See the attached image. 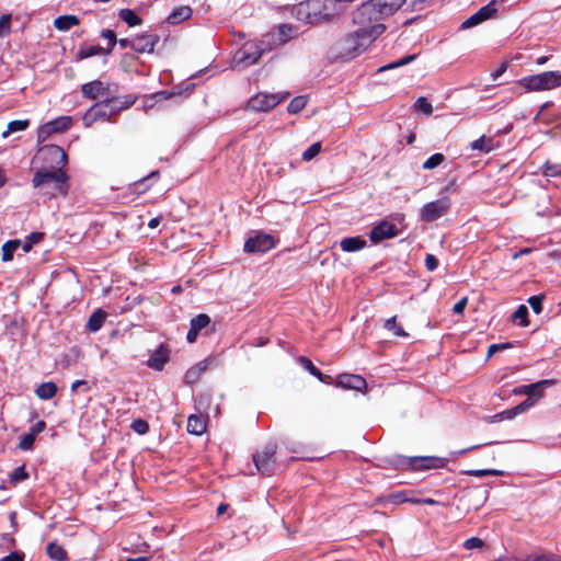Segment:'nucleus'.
<instances>
[{
	"label": "nucleus",
	"mask_w": 561,
	"mask_h": 561,
	"mask_svg": "<svg viewBox=\"0 0 561 561\" xmlns=\"http://www.w3.org/2000/svg\"><path fill=\"white\" fill-rule=\"evenodd\" d=\"M275 247L274 238L266 233H257L249 238L244 243V251L248 253L266 252Z\"/></svg>",
	"instance_id": "obj_12"
},
{
	"label": "nucleus",
	"mask_w": 561,
	"mask_h": 561,
	"mask_svg": "<svg viewBox=\"0 0 561 561\" xmlns=\"http://www.w3.org/2000/svg\"><path fill=\"white\" fill-rule=\"evenodd\" d=\"M80 20L76 15H60L54 21V26L59 31H69L78 25Z\"/></svg>",
	"instance_id": "obj_27"
},
{
	"label": "nucleus",
	"mask_w": 561,
	"mask_h": 561,
	"mask_svg": "<svg viewBox=\"0 0 561 561\" xmlns=\"http://www.w3.org/2000/svg\"><path fill=\"white\" fill-rule=\"evenodd\" d=\"M289 96L288 92L285 93H263L260 92L252 96L248 103L247 108L252 112H268L277 106L280 102Z\"/></svg>",
	"instance_id": "obj_8"
},
{
	"label": "nucleus",
	"mask_w": 561,
	"mask_h": 561,
	"mask_svg": "<svg viewBox=\"0 0 561 561\" xmlns=\"http://www.w3.org/2000/svg\"><path fill=\"white\" fill-rule=\"evenodd\" d=\"M451 207V201L447 196H443L436 201L426 203L420 211L421 220L425 222L435 221L445 216Z\"/></svg>",
	"instance_id": "obj_9"
},
{
	"label": "nucleus",
	"mask_w": 561,
	"mask_h": 561,
	"mask_svg": "<svg viewBox=\"0 0 561 561\" xmlns=\"http://www.w3.org/2000/svg\"><path fill=\"white\" fill-rule=\"evenodd\" d=\"M307 102H308V100L305 95H299V96L294 98L287 106L288 113H290V114L299 113L300 111H302L305 108V106L307 105Z\"/></svg>",
	"instance_id": "obj_38"
},
{
	"label": "nucleus",
	"mask_w": 561,
	"mask_h": 561,
	"mask_svg": "<svg viewBox=\"0 0 561 561\" xmlns=\"http://www.w3.org/2000/svg\"><path fill=\"white\" fill-rule=\"evenodd\" d=\"M35 437L26 433L20 437L19 448L22 450H32L34 446Z\"/></svg>",
	"instance_id": "obj_48"
},
{
	"label": "nucleus",
	"mask_w": 561,
	"mask_h": 561,
	"mask_svg": "<svg viewBox=\"0 0 561 561\" xmlns=\"http://www.w3.org/2000/svg\"><path fill=\"white\" fill-rule=\"evenodd\" d=\"M298 35V28L293 24H280L271 36L278 44H286Z\"/></svg>",
	"instance_id": "obj_18"
},
{
	"label": "nucleus",
	"mask_w": 561,
	"mask_h": 561,
	"mask_svg": "<svg viewBox=\"0 0 561 561\" xmlns=\"http://www.w3.org/2000/svg\"><path fill=\"white\" fill-rule=\"evenodd\" d=\"M28 478V474L25 470L24 466L16 467L11 473H10V483L16 484L18 482H21L23 480H26Z\"/></svg>",
	"instance_id": "obj_44"
},
{
	"label": "nucleus",
	"mask_w": 561,
	"mask_h": 561,
	"mask_svg": "<svg viewBox=\"0 0 561 561\" xmlns=\"http://www.w3.org/2000/svg\"><path fill=\"white\" fill-rule=\"evenodd\" d=\"M106 317H107V313H106L104 310H102V309H98V310H95V311L90 316V318H89V320H88V324H87L88 329H89L91 332H96V331H99V330L102 328V325H103V323H104V321H105Z\"/></svg>",
	"instance_id": "obj_25"
},
{
	"label": "nucleus",
	"mask_w": 561,
	"mask_h": 561,
	"mask_svg": "<svg viewBox=\"0 0 561 561\" xmlns=\"http://www.w3.org/2000/svg\"><path fill=\"white\" fill-rule=\"evenodd\" d=\"M160 173L159 171H152L150 174H148L147 176L142 178L141 180H139L138 182H136L134 184V187H135V191L138 192V193H144L148 190V185H147V182L150 181V180H157L159 178Z\"/></svg>",
	"instance_id": "obj_40"
},
{
	"label": "nucleus",
	"mask_w": 561,
	"mask_h": 561,
	"mask_svg": "<svg viewBox=\"0 0 561 561\" xmlns=\"http://www.w3.org/2000/svg\"><path fill=\"white\" fill-rule=\"evenodd\" d=\"M193 14V10L188 5L175 8L168 16L169 24L176 25L183 21L188 20Z\"/></svg>",
	"instance_id": "obj_20"
},
{
	"label": "nucleus",
	"mask_w": 561,
	"mask_h": 561,
	"mask_svg": "<svg viewBox=\"0 0 561 561\" xmlns=\"http://www.w3.org/2000/svg\"><path fill=\"white\" fill-rule=\"evenodd\" d=\"M21 247V241L9 240L2 245V261L9 262L13 259L14 252Z\"/></svg>",
	"instance_id": "obj_30"
},
{
	"label": "nucleus",
	"mask_w": 561,
	"mask_h": 561,
	"mask_svg": "<svg viewBox=\"0 0 561 561\" xmlns=\"http://www.w3.org/2000/svg\"><path fill=\"white\" fill-rule=\"evenodd\" d=\"M523 561H561V558L552 553H543L528 556Z\"/></svg>",
	"instance_id": "obj_47"
},
{
	"label": "nucleus",
	"mask_w": 561,
	"mask_h": 561,
	"mask_svg": "<svg viewBox=\"0 0 561 561\" xmlns=\"http://www.w3.org/2000/svg\"><path fill=\"white\" fill-rule=\"evenodd\" d=\"M398 234L397 226L387 220H382L375 226L369 233V239L373 243H378L385 239L393 238Z\"/></svg>",
	"instance_id": "obj_14"
},
{
	"label": "nucleus",
	"mask_w": 561,
	"mask_h": 561,
	"mask_svg": "<svg viewBox=\"0 0 561 561\" xmlns=\"http://www.w3.org/2000/svg\"><path fill=\"white\" fill-rule=\"evenodd\" d=\"M542 174L551 178L561 176V163L546 161L542 165Z\"/></svg>",
	"instance_id": "obj_39"
},
{
	"label": "nucleus",
	"mask_w": 561,
	"mask_h": 561,
	"mask_svg": "<svg viewBox=\"0 0 561 561\" xmlns=\"http://www.w3.org/2000/svg\"><path fill=\"white\" fill-rule=\"evenodd\" d=\"M168 352L163 346H160L148 359L147 364L150 368L161 370L168 362Z\"/></svg>",
	"instance_id": "obj_23"
},
{
	"label": "nucleus",
	"mask_w": 561,
	"mask_h": 561,
	"mask_svg": "<svg viewBox=\"0 0 561 561\" xmlns=\"http://www.w3.org/2000/svg\"><path fill=\"white\" fill-rule=\"evenodd\" d=\"M118 16L129 26H136L142 22V20L130 9H122L118 13Z\"/></svg>",
	"instance_id": "obj_33"
},
{
	"label": "nucleus",
	"mask_w": 561,
	"mask_h": 561,
	"mask_svg": "<svg viewBox=\"0 0 561 561\" xmlns=\"http://www.w3.org/2000/svg\"><path fill=\"white\" fill-rule=\"evenodd\" d=\"M554 383L553 379H543L530 385H522L516 388V394H526L528 398L540 399L543 397V390Z\"/></svg>",
	"instance_id": "obj_15"
},
{
	"label": "nucleus",
	"mask_w": 561,
	"mask_h": 561,
	"mask_svg": "<svg viewBox=\"0 0 561 561\" xmlns=\"http://www.w3.org/2000/svg\"><path fill=\"white\" fill-rule=\"evenodd\" d=\"M325 8L327 3L322 0H307L294 7V14L301 22L317 24L329 20V13L322 11Z\"/></svg>",
	"instance_id": "obj_5"
},
{
	"label": "nucleus",
	"mask_w": 561,
	"mask_h": 561,
	"mask_svg": "<svg viewBox=\"0 0 561 561\" xmlns=\"http://www.w3.org/2000/svg\"><path fill=\"white\" fill-rule=\"evenodd\" d=\"M103 51V48L100 46H84L80 47L77 58L82 60L92 56H95L98 54H101Z\"/></svg>",
	"instance_id": "obj_42"
},
{
	"label": "nucleus",
	"mask_w": 561,
	"mask_h": 561,
	"mask_svg": "<svg viewBox=\"0 0 561 561\" xmlns=\"http://www.w3.org/2000/svg\"><path fill=\"white\" fill-rule=\"evenodd\" d=\"M415 108L420 112H423L426 115H431L433 113V106L423 96L419 98L415 102Z\"/></svg>",
	"instance_id": "obj_52"
},
{
	"label": "nucleus",
	"mask_w": 561,
	"mask_h": 561,
	"mask_svg": "<svg viewBox=\"0 0 561 561\" xmlns=\"http://www.w3.org/2000/svg\"><path fill=\"white\" fill-rule=\"evenodd\" d=\"M276 449L275 443H267L253 455V462L261 474L271 477L276 473L278 469L275 458Z\"/></svg>",
	"instance_id": "obj_7"
},
{
	"label": "nucleus",
	"mask_w": 561,
	"mask_h": 561,
	"mask_svg": "<svg viewBox=\"0 0 561 561\" xmlns=\"http://www.w3.org/2000/svg\"><path fill=\"white\" fill-rule=\"evenodd\" d=\"M538 399L536 398H528L525 399L523 402H520L518 405L515 407V411L519 412V413H523L525 412L527 409L531 408L535 405V403L537 402Z\"/></svg>",
	"instance_id": "obj_57"
},
{
	"label": "nucleus",
	"mask_w": 561,
	"mask_h": 561,
	"mask_svg": "<svg viewBox=\"0 0 561 561\" xmlns=\"http://www.w3.org/2000/svg\"><path fill=\"white\" fill-rule=\"evenodd\" d=\"M47 554L54 561H67V551L57 542H49L47 546Z\"/></svg>",
	"instance_id": "obj_29"
},
{
	"label": "nucleus",
	"mask_w": 561,
	"mask_h": 561,
	"mask_svg": "<svg viewBox=\"0 0 561 561\" xmlns=\"http://www.w3.org/2000/svg\"><path fill=\"white\" fill-rule=\"evenodd\" d=\"M101 36L108 39V50L111 51L115 44L117 43L116 34L112 30H103Z\"/></svg>",
	"instance_id": "obj_58"
},
{
	"label": "nucleus",
	"mask_w": 561,
	"mask_h": 561,
	"mask_svg": "<svg viewBox=\"0 0 561 561\" xmlns=\"http://www.w3.org/2000/svg\"><path fill=\"white\" fill-rule=\"evenodd\" d=\"M54 133H60L69 129L72 126V118L70 116H60L49 122Z\"/></svg>",
	"instance_id": "obj_32"
},
{
	"label": "nucleus",
	"mask_w": 561,
	"mask_h": 561,
	"mask_svg": "<svg viewBox=\"0 0 561 561\" xmlns=\"http://www.w3.org/2000/svg\"><path fill=\"white\" fill-rule=\"evenodd\" d=\"M471 149L489 153L490 151L493 150V140L485 136H481L479 139L474 140L471 144Z\"/></svg>",
	"instance_id": "obj_35"
},
{
	"label": "nucleus",
	"mask_w": 561,
	"mask_h": 561,
	"mask_svg": "<svg viewBox=\"0 0 561 561\" xmlns=\"http://www.w3.org/2000/svg\"><path fill=\"white\" fill-rule=\"evenodd\" d=\"M340 247L344 252H356L366 247V240L359 236L347 237L340 241Z\"/></svg>",
	"instance_id": "obj_21"
},
{
	"label": "nucleus",
	"mask_w": 561,
	"mask_h": 561,
	"mask_svg": "<svg viewBox=\"0 0 561 561\" xmlns=\"http://www.w3.org/2000/svg\"><path fill=\"white\" fill-rule=\"evenodd\" d=\"M68 175L65 170H60V167H51V169H42L37 171L33 179V187L38 188L45 184H54L55 190L61 195H66L68 192Z\"/></svg>",
	"instance_id": "obj_4"
},
{
	"label": "nucleus",
	"mask_w": 561,
	"mask_h": 561,
	"mask_svg": "<svg viewBox=\"0 0 561 561\" xmlns=\"http://www.w3.org/2000/svg\"><path fill=\"white\" fill-rule=\"evenodd\" d=\"M336 386L343 389H352L362 391L366 389L367 382L365 378L355 374H341L336 379Z\"/></svg>",
	"instance_id": "obj_17"
},
{
	"label": "nucleus",
	"mask_w": 561,
	"mask_h": 561,
	"mask_svg": "<svg viewBox=\"0 0 561 561\" xmlns=\"http://www.w3.org/2000/svg\"><path fill=\"white\" fill-rule=\"evenodd\" d=\"M30 126L28 119L11 121L8 124L7 130L2 133V137L7 138L11 133L25 130Z\"/></svg>",
	"instance_id": "obj_34"
},
{
	"label": "nucleus",
	"mask_w": 561,
	"mask_h": 561,
	"mask_svg": "<svg viewBox=\"0 0 561 561\" xmlns=\"http://www.w3.org/2000/svg\"><path fill=\"white\" fill-rule=\"evenodd\" d=\"M130 428L137 434L144 435L149 431V424L142 419H136L130 424Z\"/></svg>",
	"instance_id": "obj_49"
},
{
	"label": "nucleus",
	"mask_w": 561,
	"mask_h": 561,
	"mask_svg": "<svg viewBox=\"0 0 561 561\" xmlns=\"http://www.w3.org/2000/svg\"><path fill=\"white\" fill-rule=\"evenodd\" d=\"M207 367H208L207 360H202V362L197 363L196 365H194L193 367H191L185 373V376H184L185 382L186 383L196 382L199 379L201 375L207 369Z\"/></svg>",
	"instance_id": "obj_24"
},
{
	"label": "nucleus",
	"mask_w": 561,
	"mask_h": 561,
	"mask_svg": "<svg viewBox=\"0 0 561 561\" xmlns=\"http://www.w3.org/2000/svg\"><path fill=\"white\" fill-rule=\"evenodd\" d=\"M516 83L526 92L549 91L561 88V72L554 70L526 76L520 78Z\"/></svg>",
	"instance_id": "obj_3"
},
{
	"label": "nucleus",
	"mask_w": 561,
	"mask_h": 561,
	"mask_svg": "<svg viewBox=\"0 0 561 561\" xmlns=\"http://www.w3.org/2000/svg\"><path fill=\"white\" fill-rule=\"evenodd\" d=\"M299 362L300 364L302 365V367L308 370L312 376L317 377L320 381L324 382L325 379H324V375L321 373V370L319 368H317L313 363L305 357V356H300L299 357Z\"/></svg>",
	"instance_id": "obj_37"
},
{
	"label": "nucleus",
	"mask_w": 561,
	"mask_h": 561,
	"mask_svg": "<svg viewBox=\"0 0 561 561\" xmlns=\"http://www.w3.org/2000/svg\"><path fill=\"white\" fill-rule=\"evenodd\" d=\"M385 328L391 331L396 336H408V333L397 323L396 317L386 320Z\"/></svg>",
	"instance_id": "obj_41"
},
{
	"label": "nucleus",
	"mask_w": 561,
	"mask_h": 561,
	"mask_svg": "<svg viewBox=\"0 0 561 561\" xmlns=\"http://www.w3.org/2000/svg\"><path fill=\"white\" fill-rule=\"evenodd\" d=\"M11 15H2L0 19V37H4L10 34Z\"/></svg>",
	"instance_id": "obj_55"
},
{
	"label": "nucleus",
	"mask_w": 561,
	"mask_h": 561,
	"mask_svg": "<svg viewBox=\"0 0 561 561\" xmlns=\"http://www.w3.org/2000/svg\"><path fill=\"white\" fill-rule=\"evenodd\" d=\"M467 305H468V298L467 297L461 298L459 301H457L454 305V307H453L454 313L461 314L463 312V310L466 309Z\"/></svg>",
	"instance_id": "obj_64"
},
{
	"label": "nucleus",
	"mask_w": 561,
	"mask_h": 561,
	"mask_svg": "<svg viewBox=\"0 0 561 561\" xmlns=\"http://www.w3.org/2000/svg\"><path fill=\"white\" fill-rule=\"evenodd\" d=\"M386 30L385 24H366L360 25V27L352 33L346 35L340 42V53L345 58H354L362 54L379 35H381Z\"/></svg>",
	"instance_id": "obj_1"
},
{
	"label": "nucleus",
	"mask_w": 561,
	"mask_h": 561,
	"mask_svg": "<svg viewBox=\"0 0 561 561\" xmlns=\"http://www.w3.org/2000/svg\"><path fill=\"white\" fill-rule=\"evenodd\" d=\"M44 158L54 163L53 167H60L64 170L67 163V154L65 150L57 145H46L41 149Z\"/></svg>",
	"instance_id": "obj_16"
},
{
	"label": "nucleus",
	"mask_w": 561,
	"mask_h": 561,
	"mask_svg": "<svg viewBox=\"0 0 561 561\" xmlns=\"http://www.w3.org/2000/svg\"><path fill=\"white\" fill-rule=\"evenodd\" d=\"M414 58H415V55L405 56V57L401 58L399 61L390 64L389 66H386L382 69H390V68L404 66V65L409 64L410 61L414 60Z\"/></svg>",
	"instance_id": "obj_62"
},
{
	"label": "nucleus",
	"mask_w": 561,
	"mask_h": 561,
	"mask_svg": "<svg viewBox=\"0 0 561 561\" xmlns=\"http://www.w3.org/2000/svg\"><path fill=\"white\" fill-rule=\"evenodd\" d=\"M411 500L412 499L408 497L405 492H403V491L394 492L387 496V501L392 504H401V503H405V502H411Z\"/></svg>",
	"instance_id": "obj_50"
},
{
	"label": "nucleus",
	"mask_w": 561,
	"mask_h": 561,
	"mask_svg": "<svg viewBox=\"0 0 561 561\" xmlns=\"http://www.w3.org/2000/svg\"><path fill=\"white\" fill-rule=\"evenodd\" d=\"M210 323V318L206 313H201L191 320V328L199 334L202 330L206 329Z\"/></svg>",
	"instance_id": "obj_36"
},
{
	"label": "nucleus",
	"mask_w": 561,
	"mask_h": 561,
	"mask_svg": "<svg viewBox=\"0 0 561 561\" xmlns=\"http://www.w3.org/2000/svg\"><path fill=\"white\" fill-rule=\"evenodd\" d=\"M497 12L496 0H492L488 4L480 8L476 13L466 19L461 23V28L467 30L481 24L482 22L491 19Z\"/></svg>",
	"instance_id": "obj_10"
},
{
	"label": "nucleus",
	"mask_w": 561,
	"mask_h": 561,
	"mask_svg": "<svg viewBox=\"0 0 561 561\" xmlns=\"http://www.w3.org/2000/svg\"><path fill=\"white\" fill-rule=\"evenodd\" d=\"M484 545V542L478 538V537H471L467 539L463 543V547L468 550L481 548Z\"/></svg>",
	"instance_id": "obj_59"
},
{
	"label": "nucleus",
	"mask_w": 561,
	"mask_h": 561,
	"mask_svg": "<svg viewBox=\"0 0 561 561\" xmlns=\"http://www.w3.org/2000/svg\"><path fill=\"white\" fill-rule=\"evenodd\" d=\"M511 319L519 327H527L528 321V309L525 305L518 306V308L512 313Z\"/></svg>",
	"instance_id": "obj_31"
},
{
	"label": "nucleus",
	"mask_w": 561,
	"mask_h": 561,
	"mask_svg": "<svg viewBox=\"0 0 561 561\" xmlns=\"http://www.w3.org/2000/svg\"><path fill=\"white\" fill-rule=\"evenodd\" d=\"M252 46H244L241 51H239L240 58L239 62L243 64V66L248 67L251 66L260 59L262 56L263 50L262 49H254L252 50Z\"/></svg>",
	"instance_id": "obj_22"
},
{
	"label": "nucleus",
	"mask_w": 561,
	"mask_h": 561,
	"mask_svg": "<svg viewBox=\"0 0 561 561\" xmlns=\"http://www.w3.org/2000/svg\"><path fill=\"white\" fill-rule=\"evenodd\" d=\"M55 134L51 125L48 123L42 125L37 131L38 142H44L50 135Z\"/></svg>",
	"instance_id": "obj_51"
},
{
	"label": "nucleus",
	"mask_w": 561,
	"mask_h": 561,
	"mask_svg": "<svg viewBox=\"0 0 561 561\" xmlns=\"http://www.w3.org/2000/svg\"><path fill=\"white\" fill-rule=\"evenodd\" d=\"M160 37L154 33H144L133 38V50L144 54H152Z\"/></svg>",
	"instance_id": "obj_13"
},
{
	"label": "nucleus",
	"mask_w": 561,
	"mask_h": 561,
	"mask_svg": "<svg viewBox=\"0 0 561 561\" xmlns=\"http://www.w3.org/2000/svg\"><path fill=\"white\" fill-rule=\"evenodd\" d=\"M542 295H536L528 298V304L530 305L531 309L535 313L539 314L542 311V301H543Z\"/></svg>",
	"instance_id": "obj_53"
},
{
	"label": "nucleus",
	"mask_w": 561,
	"mask_h": 561,
	"mask_svg": "<svg viewBox=\"0 0 561 561\" xmlns=\"http://www.w3.org/2000/svg\"><path fill=\"white\" fill-rule=\"evenodd\" d=\"M24 552L22 551H13L8 556L0 559V561H24Z\"/></svg>",
	"instance_id": "obj_61"
},
{
	"label": "nucleus",
	"mask_w": 561,
	"mask_h": 561,
	"mask_svg": "<svg viewBox=\"0 0 561 561\" xmlns=\"http://www.w3.org/2000/svg\"><path fill=\"white\" fill-rule=\"evenodd\" d=\"M518 414H519V412L515 411V408H513V409H510V410H506V411L495 414L492 419H493V421H502L505 419L511 420Z\"/></svg>",
	"instance_id": "obj_56"
},
{
	"label": "nucleus",
	"mask_w": 561,
	"mask_h": 561,
	"mask_svg": "<svg viewBox=\"0 0 561 561\" xmlns=\"http://www.w3.org/2000/svg\"><path fill=\"white\" fill-rule=\"evenodd\" d=\"M407 0H368L354 13L353 21L358 25L377 24L397 12Z\"/></svg>",
	"instance_id": "obj_2"
},
{
	"label": "nucleus",
	"mask_w": 561,
	"mask_h": 561,
	"mask_svg": "<svg viewBox=\"0 0 561 561\" xmlns=\"http://www.w3.org/2000/svg\"><path fill=\"white\" fill-rule=\"evenodd\" d=\"M502 471L500 470H496V469H481V470H470L467 472V474L469 476H472V477H477V478H481V477H484V476H495V477H499V476H502Z\"/></svg>",
	"instance_id": "obj_54"
},
{
	"label": "nucleus",
	"mask_w": 561,
	"mask_h": 561,
	"mask_svg": "<svg viewBox=\"0 0 561 561\" xmlns=\"http://www.w3.org/2000/svg\"><path fill=\"white\" fill-rule=\"evenodd\" d=\"M206 431V422L197 415H191L187 420V432L202 435Z\"/></svg>",
	"instance_id": "obj_28"
},
{
	"label": "nucleus",
	"mask_w": 561,
	"mask_h": 561,
	"mask_svg": "<svg viewBox=\"0 0 561 561\" xmlns=\"http://www.w3.org/2000/svg\"><path fill=\"white\" fill-rule=\"evenodd\" d=\"M407 463L413 470L438 469L447 466V459L434 456H420L408 458Z\"/></svg>",
	"instance_id": "obj_11"
},
{
	"label": "nucleus",
	"mask_w": 561,
	"mask_h": 561,
	"mask_svg": "<svg viewBox=\"0 0 561 561\" xmlns=\"http://www.w3.org/2000/svg\"><path fill=\"white\" fill-rule=\"evenodd\" d=\"M46 428L45 421H38L36 422L28 431L30 434H32L35 438L36 436L42 433Z\"/></svg>",
	"instance_id": "obj_63"
},
{
	"label": "nucleus",
	"mask_w": 561,
	"mask_h": 561,
	"mask_svg": "<svg viewBox=\"0 0 561 561\" xmlns=\"http://www.w3.org/2000/svg\"><path fill=\"white\" fill-rule=\"evenodd\" d=\"M425 266L430 272H433L438 266V260L433 254H426L425 256Z\"/></svg>",
	"instance_id": "obj_60"
},
{
	"label": "nucleus",
	"mask_w": 561,
	"mask_h": 561,
	"mask_svg": "<svg viewBox=\"0 0 561 561\" xmlns=\"http://www.w3.org/2000/svg\"><path fill=\"white\" fill-rule=\"evenodd\" d=\"M445 161V156L443 153H435L426 159L423 163L424 170H433L440 165Z\"/></svg>",
	"instance_id": "obj_43"
},
{
	"label": "nucleus",
	"mask_w": 561,
	"mask_h": 561,
	"mask_svg": "<svg viewBox=\"0 0 561 561\" xmlns=\"http://www.w3.org/2000/svg\"><path fill=\"white\" fill-rule=\"evenodd\" d=\"M44 237L43 232H32L26 241L22 244L24 252H30L32 247L36 243H38Z\"/></svg>",
	"instance_id": "obj_46"
},
{
	"label": "nucleus",
	"mask_w": 561,
	"mask_h": 561,
	"mask_svg": "<svg viewBox=\"0 0 561 561\" xmlns=\"http://www.w3.org/2000/svg\"><path fill=\"white\" fill-rule=\"evenodd\" d=\"M114 100H106L103 102L95 103L92 105L83 115L82 121L85 127H91L96 122H114L112 117H114L119 107L115 105Z\"/></svg>",
	"instance_id": "obj_6"
},
{
	"label": "nucleus",
	"mask_w": 561,
	"mask_h": 561,
	"mask_svg": "<svg viewBox=\"0 0 561 561\" xmlns=\"http://www.w3.org/2000/svg\"><path fill=\"white\" fill-rule=\"evenodd\" d=\"M57 386L53 381L41 383L36 390V396L42 400H49L57 393Z\"/></svg>",
	"instance_id": "obj_26"
},
{
	"label": "nucleus",
	"mask_w": 561,
	"mask_h": 561,
	"mask_svg": "<svg viewBox=\"0 0 561 561\" xmlns=\"http://www.w3.org/2000/svg\"><path fill=\"white\" fill-rule=\"evenodd\" d=\"M81 93L85 99L96 100L107 93V88L100 80L88 82L81 87Z\"/></svg>",
	"instance_id": "obj_19"
},
{
	"label": "nucleus",
	"mask_w": 561,
	"mask_h": 561,
	"mask_svg": "<svg viewBox=\"0 0 561 561\" xmlns=\"http://www.w3.org/2000/svg\"><path fill=\"white\" fill-rule=\"evenodd\" d=\"M320 151H321V142L318 141V142L312 144L309 148H307L302 152L301 158L304 161H310L314 157H317L320 153Z\"/></svg>",
	"instance_id": "obj_45"
}]
</instances>
